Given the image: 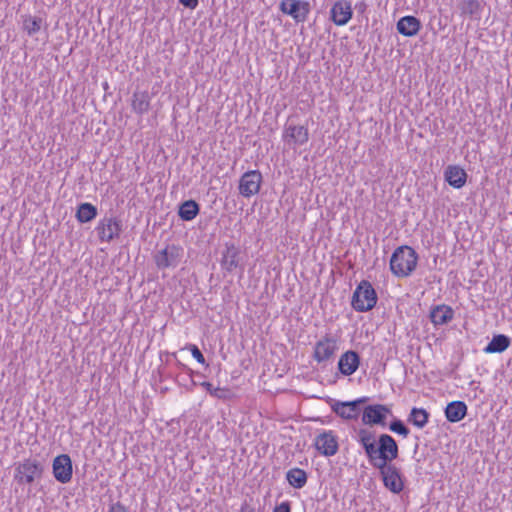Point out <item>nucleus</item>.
Instances as JSON below:
<instances>
[{"label":"nucleus","instance_id":"nucleus-36","mask_svg":"<svg viewBox=\"0 0 512 512\" xmlns=\"http://www.w3.org/2000/svg\"><path fill=\"white\" fill-rule=\"evenodd\" d=\"M179 3L188 9H195L198 6V0H179Z\"/></svg>","mask_w":512,"mask_h":512},{"label":"nucleus","instance_id":"nucleus-2","mask_svg":"<svg viewBox=\"0 0 512 512\" xmlns=\"http://www.w3.org/2000/svg\"><path fill=\"white\" fill-rule=\"evenodd\" d=\"M418 255L409 246H400L395 249L390 259V270L397 277H407L416 268Z\"/></svg>","mask_w":512,"mask_h":512},{"label":"nucleus","instance_id":"nucleus-24","mask_svg":"<svg viewBox=\"0 0 512 512\" xmlns=\"http://www.w3.org/2000/svg\"><path fill=\"white\" fill-rule=\"evenodd\" d=\"M199 211L200 206L196 201L186 200L180 205L178 215L184 221H191L198 215Z\"/></svg>","mask_w":512,"mask_h":512},{"label":"nucleus","instance_id":"nucleus-11","mask_svg":"<svg viewBox=\"0 0 512 512\" xmlns=\"http://www.w3.org/2000/svg\"><path fill=\"white\" fill-rule=\"evenodd\" d=\"M99 238L101 241L110 242L114 238L119 237L122 231L121 220L117 218H104L97 227Z\"/></svg>","mask_w":512,"mask_h":512},{"label":"nucleus","instance_id":"nucleus-13","mask_svg":"<svg viewBox=\"0 0 512 512\" xmlns=\"http://www.w3.org/2000/svg\"><path fill=\"white\" fill-rule=\"evenodd\" d=\"M314 445L324 456H333L338 451V441L332 431H324L316 436Z\"/></svg>","mask_w":512,"mask_h":512},{"label":"nucleus","instance_id":"nucleus-26","mask_svg":"<svg viewBox=\"0 0 512 512\" xmlns=\"http://www.w3.org/2000/svg\"><path fill=\"white\" fill-rule=\"evenodd\" d=\"M397 32H419L421 22L415 16H404L397 22Z\"/></svg>","mask_w":512,"mask_h":512},{"label":"nucleus","instance_id":"nucleus-14","mask_svg":"<svg viewBox=\"0 0 512 512\" xmlns=\"http://www.w3.org/2000/svg\"><path fill=\"white\" fill-rule=\"evenodd\" d=\"M221 267L228 273H232L240 266V250L233 243H226L222 251Z\"/></svg>","mask_w":512,"mask_h":512},{"label":"nucleus","instance_id":"nucleus-10","mask_svg":"<svg viewBox=\"0 0 512 512\" xmlns=\"http://www.w3.org/2000/svg\"><path fill=\"white\" fill-rule=\"evenodd\" d=\"M72 473V461L67 454L59 455L53 460V475L58 482L68 483Z\"/></svg>","mask_w":512,"mask_h":512},{"label":"nucleus","instance_id":"nucleus-22","mask_svg":"<svg viewBox=\"0 0 512 512\" xmlns=\"http://www.w3.org/2000/svg\"><path fill=\"white\" fill-rule=\"evenodd\" d=\"M454 315V311L447 305H438L430 312V319L435 325L448 323Z\"/></svg>","mask_w":512,"mask_h":512},{"label":"nucleus","instance_id":"nucleus-18","mask_svg":"<svg viewBox=\"0 0 512 512\" xmlns=\"http://www.w3.org/2000/svg\"><path fill=\"white\" fill-rule=\"evenodd\" d=\"M444 175L449 185L457 189L462 188L467 180V173L459 166H448Z\"/></svg>","mask_w":512,"mask_h":512},{"label":"nucleus","instance_id":"nucleus-20","mask_svg":"<svg viewBox=\"0 0 512 512\" xmlns=\"http://www.w3.org/2000/svg\"><path fill=\"white\" fill-rule=\"evenodd\" d=\"M150 94L148 91H135L132 96V109L135 113L143 115L150 110Z\"/></svg>","mask_w":512,"mask_h":512},{"label":"nucleus","instance_id":"nucleus-16","mask_svg":"<svg viewBox=\"0 0 512 512\" xmlns=\"http://www.w3.org/2000/svg\"><path fill=\"white\" fill-rule=\"evenodd\" d=\"M360 365V356L353 350H348L340 356L338 370L344 376H350L357 371Z\"/></svg>","mask_w":512,"mask_h":512},{"label":"nucleus","instance_id":"nucleus-34","mask_svg":"<svg viewBox=\"0 0 512 512\" xmlns=\"http://www.w3.org/2000/svg\"><path fill=\"white\" fill-rule=\"evenodd\" d=\"M273 512H291V505L290 502L285 501L282 502L280 505H277Z\"/></svg>","mask_w":512,"mask_h":512},{"label":"nucleus","instance_id":"nucleus-19","mask_svg":"<svg viewBox=\"0 0 512 512\" xmlns=\"http://www.w3.org/2000/svg\"><path fill=\"white\" fill-rule=\"evenodd\" d=\"M331 409L339 417L346 419V420L357 419V417L360 413L357 410L356 406L354 405L353 401H348V402L335 401L331 405Z\"/></svg>","mask_w":512,"mask_h":512},{"label":"nucleus","instance_id":"nucleus-37","mask_svg":"<svg viewBox=\"0 0 512 512\" xmlns=\"http://www.w3.org/2000/svg\"><path fill=\"white\" fill-rule=\"evenodd\" d=\"M211 396H212V392L213 390H215V388L213 387V385L210 383V382H202L200 384Z\"/></svg>","mask_w":512,"mask_h":512},{"label":"nucleus","instance_id":"nucleus-3","mask_svg":"<svg viewBox=\"0 0 512 512\" xmlns=\"http://www.w3.org/2000/svg\"><path fill=\"white\" fill-rule=\"evenodd\" d=\"M377 299L376 291L371 283L363 280L353 293L351 305L358 312H366L375 307Z\"/></svg>","mask_w":512,"mask_h":512},{"label":"nucleus","instance_id":"nucleus-4","mask_svg":"<svg viewBox=\"0 0 512 512\" xmlns=\"http://www.w3.org/2000/svg\"><path fill=\"white\" fill-rule=\"evenodd\" d=\"M338 349L337 338L327 333L315 343L313 359L318 363L328 362L334 358Z\"/></svg>","mask_w":512,"mask_h":512},{"label":"nucleus","instance_id":"nucleus-27","mask_svg":"<svg viewBox=\"0 0 512 512\" xmlns=\"http://www.w3.org/2000/svg\"><path fill=\"white\" fill-rule=\"evenodd\" d=\"M97 216V208L90 203H81L76 212V218L80 223L92 221Z\"/></svg>","mask_w":512,"mask_h":512},{"label":"nucleus","instance_id":"nucleus-23","mask_svg":"<svg viewBox=\"0 0 512 512\" xmlns=\"http://www.w3.org/2000/svg\"><path fill=\"white\" fill-rule=\"evenodd\" d=\"M511 340L504 334L495 335L484 348L485 353H502L510 346Z\"/></svg>","mask_w":512,"mask_h":512},{"label":"nucleus","instance_id":"nucleus-7","mask_svg":"<svg viewBox=\"0 0 512 512\" xmlns=\"http://www.w3.org/2000/svg\"><path fill=\"white\" fill-rule=\"evenodd\" d=\"M43 473L42 465L31 459L24 460L16 468L15 479L19 483H32L36 478H40Z\"/></svg>","mask_w":512,"mask_h":512},{"label":"nucleus","instance_id":"nucleus-32","mask_svg":"<svg viewBox=\"0 0 512 512\" xmlns=\"http://www.w3.org/2000/svg\"><path fill=\"white\" fill-rule=\"evenodd\" d=\"M212 396L217 399L225 400L230 397V390L226 388L217 387L215 388V390H213Z\"/></svg>","mask_w":512,"mask_h":512},{"label":"nucleus","instance_id":"nucleus-39","mask_svg":"<svg viewBox=\"0 0 512 512\" xmlns=\"http://www.w3.org/2000/svg\"><path fill=\"white\" fill-rule=\"evenodd\" d=\"M405 36H412L413 34H410V33H407V34H404Z\"/></svg>","mask_w":512,"mask_h":512},{"label":"nucleus","instance_id":"nucleus-38","mask_svg":"<svg viewBox=\"0 0 512 512\" xmlns=\"http://www.w3.org/2000/svg\"><path fill=\"white\" fill-rule=\"evenodd\" d=\"M367 401H368L367 397H362V398L354 400L353 403L356 406L357 410L360 412V405L366 403Z\"/></svg>","mask_w":512,"mask_h":512},{"label":"nucleus","instance_id":"nucleus-35","mask_svg":"<svg viewBox=\"0 0 512 512\" xmlns=\"http://www.w3.org/2000/svg\"><path fill=\"white\" fill-rule=\"evenodd\" d=\"M109 512H127V508L120 502H116L110 506Z\"/></svg>","mask_w":512,"mask_h":512},{"label":"nucleus","instance_id":"nucleus-30","mask_svg":"<svg viewBox=\"0 0 512 512\" xmlns=\"http://www.w3.org/2000/svg\"><path fill=\"white\" fill-rule=\"evenodd\" d=\"M22 18L23 30L26 32H38L43 28L44 21L40 16L24 15Z\"/></svg>","mask_w":512,"mask_h":512},{"label":"nucleus","instance_id":"nucleus-15","mask_svg":"<svg viewBox=\"0 0 512 512\" xmlns=\"http://www.w3.org/2000/svg\"><path fill=\"white\" fill-rule=\"evenodd\" d=\"M181 249L175 245L168 246L159 251L155 256V262L158 268L176 267L179 263Z\"/></svg>","mask_w":512,"mask_h":512},{"label":"nucleus","instance_id":"nucleus-33","mask_svg":"<svg viewBox=\"0 0 512 512\" xmlns=\"http://www.w3.org/2000/svg\"><path fill=\"white\" fill-rule=\"evenodd\" d=\"M192 356L201 364H205V358L202 354V352L199 350V348L196 345H190L189 347Z\"/></svg>","mask_w":512,"mask_h":512},{"label":"nucleus","instance_id":"nucleus-21","mask_svg":"<svg viewBox=\"0 0 512 512\" xmlns=\"http://www.w3.org/2000/svg\"><path fill=\"white\" fill-rule=\"evenodd\" d=\"M467 414V405L463 401L450 402L445 408V416L449 422H459Z\"/></svg>","mask_w":512,"mask_h":512},{"label":"nucleus","instance_id":"nucleus-5","mask_svg":"<svg viewBox=\"0 0 512 512\" xmlns=\"http://www.w3.org/2000/svg\"><path fill=\"white\" fill-rule=\"evenodd\" d=\"M392 411L384 404H372L364 407L362 412V423L369 426H386V420Z\"/></svg>","mask_w":512,"mask_h":512},{"label":"nucleus","instance_id":"nucleus-6","mask_svg":"<svg viewBox=\"0 0 512 512\" xmlns=\"http://www.w3.org/2000/svg\"><path fill=\"white\" fill-rule=\"evenodd\" d=\"M380 471L384 486L395 494H399L404 488L400 470L393 464L374 466Z\"/></svg>","mask_w":512,"mask_h":512},{"label":"nucleus","instance_id":"nucleus-28","mask_svg":"<svg viewBox=\"0 0 512 512\" xmlns=\"http://www.w3.org/2000/svg\"><path fill=\"white\" fill-rule=\"evenodd\" d=\"M429 419V413L423 408H412L408 416V422L412 423L418 428H423Z\"/></svg>","mask_w":512,"mask_h":512},{"label":"nucleus","instance_id":"nucleus-25","mask_svg":"<svg viewBox=\"0 0 512 512\" xmlns=\"http://www.w3.org/2000/svg\"><path fill=\"white\" fill-rule=\"evenodd\" d=\"M286 479L292 487L301 489L306 485L308 476L303 469L292 468L287 471Z\"/></svg>","mask_w":512,"mask_h":512},{"label":"nucleus","instance_id":"nucleus-8","mask_svg":"<svg viewBox=\"0 0 512 512\" xmlns=\"http://www.w3.org/2000/svg\"><path fill=\"white\" fill-rule=\"evenodd\" d=\"M262 183V174L258 170L245 172L239 181V193L246 198L257 194Z\"/></svg>","mask_w":512,"mask_h":512},{"label":"nucleus","instance_id":"nucleus-29","mask_svg":"<svg viewBox=\"0 0 512 512\" xmlns=\"http://www.w3.org/2000/svg\"><path fill=\"white\" fill-rule=\"evenodd\" d=\"M459 9L462 15L476 16L482 9V5L478 0H463L459 3Z\"/></svg>","mask_w":512,"mask_h":512},{"label":"nucleus","instance_id":"nucleus-31","mask_svg":"<svg viewBox=\"0 0 512 512\" xmlns=\"http://www.w3.org/2000/svg\"><path fill=\"white\" fill-rule=\"evenodd\" d=\"M389 429L392 432L397 433L403 437H407L410 432L409 429L403 423V421L400 419H394L393 421H391L389 424Z\"/></svg>","mask_w":512,"mask_h":512},{"label":"nucleus","instance_id":"nucleus-12","mask_svg":"<svg viewBox=\"0 0 512 512\" xmlns=\"http://www.w3.org/2000/svg\"><path fill=\"white\" fill-rule=\"evenodd\" d=\"M283 139L289 145L302 146L309 140L308 129L302 125L288 123L284 129Z\"/></svg>","mask_w":512,"mask_h":512},{"label":"nucleus","instance_id":"nucleus-9","mask_svg":"<svg viewBox=\"0 0 512 512\" xmlns=\"http://www.w3.org/2000/svg\"><path fill=\"white\" fill-rule=\"evenodd\" d=\"M280 10L292 16L297 22L304 21L310 12V4L301 0H282Z\"/></svg>","mask_w":512,"mask_h":512},{"label":"nucleus","instance_id":"nucleus-1","mask_svg":"<svg viewBox=\"0 0 512 512\" xmlns=\"http://www.w3.org/2000/svg\"><path fill=\"white\" fill-rule=\"evenodd\" d=\"M357 441L373 467L390 464L399 455L398 444L389 434H380L376 441L375 432L361 428L357 431Z\"/></svg>","mask_w":512,"mask_h":512},{"label":"nucleus","instance_id":"nucleus-17","mask_svg":"<svg viewBox=\"0 0 512 512\" xmlns=\"http://www.w3.org/2000/svg\"><path fill=\"white\" fill-rule=\"evenodd\" d=\"M352 17L351 5L347 1L336 2L331 9V19L336 25L346 24Z\"/></svg>","mask_w":512,"mask_h":512}]
</instances>
